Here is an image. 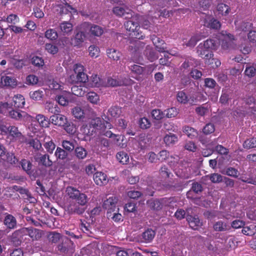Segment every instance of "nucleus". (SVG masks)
I'll list each match as a JSON object with an SVG mask.
<instances>
[{
    "instance_id": "nucleus-34",
    "label": "nucleus",
    "mask_w": 256,
    "mask_h": 256,
    "mask_svg": "<svg viewBox=\"0 0 256 256\" xmlns=\"http://www.w3.org/2000/svg\"><path fill=\"white\" fill-rule=\"evenodd\" d=\"M108 112L112 116L118 118L122 112V108L118 106H112L109 108Z\"/></svg>"
},
{
    "instance_id": "nucleus-16",
    "label": "nucleus",
    "mask_w": 256,
    "mask_h": 256,
    "mask_svg": "<svg viewBox=\"0 0 256 256\" xmlns=\"http://www.w3.org/2000/svg\"><path fill=\"white\" fill-rule=\"evenodd\" d=\"M151 40H152L154 44L156 46V49L158 52H166L165 48L162 46V45L164 44V40L158 37L156 35H152L151 36Z\"/></svg>"
},
{
    "instance_id": "nucleus-51",
    "label": "nucleus",
    "mask_w": 256,
    "mask_h": 256,
    "mask_svg": "<svg viewBox=\"0 0 256 256\" xmlns=\"http://www.w3.org/2000/svg\"><path fill=\"white\" fill-rule=\"evenodd\" d=\"M45 36L48 39L52 40H56L58 36L57 32L54 30L49 29L46 32Z\"/></svg>"
},
{
    "instance_id": "nucleus-30",
    "label": "nucleus",
    "mask_w": 256,
    "mask_h": 256,
    "mask_svg": "<svg viewBox=\"0 0 256 256\" xmlns=\"http://www.w3.org/2000/svg\"><path fill=\"white\" fill-rule=\"evenodd\" d=\"M222 173L224 174H226L235 178H238V170L232 167L225 168L222 170Z\"/></svg>"
},
{
    "instance_id": "nucleus-32",
    "label": "nucleus",
    "mask_w": 256,
    "mask_h": 256,
    "mask_svg": "<svg viewBox=\"0 0 256 256\" xmlns=\"http://www.w3.org/2000/svg\"><path fill=\"white\" fill-rule=\"evenodd\" d=\"M117 160L123 164H126L129 162V156L126 152L122 151L117 153Z\"/></svg>"
},
{
    "instance_id": "nucleus-37",
    "label": "nucleus",
    "mask_w": 256,
    "mask_h": 256,
    "mask_svg": "<svg viewBox=\"0 0 256 256\" xmlns=\"http://www.w3.org/2000/svg\"><path fill=\"white\" fill-rule=\"evenodd\" d=\"M52 122L59 126H63L64 124V120L62 115L56 114L50 118Z\"/></svg>"
},
{
    "instance_id": "nucleus-6",
    "label": "nucleus",
    "mask_w": 256,
    "mask_h": 256,
    "mask_svg": "<svg viewBox=\"0 0 256 256\" xmlns=\"http://www.w3.org/2000/svg\"><path fill=\"white\" fill-rule=\"evenodd\" d=\"M112 12L116 16L124 17L126 19L132 17L133 12L128 8L122 6H116L113 8Z\"/></svg>"
},
{
    "instance_id": "nucleus-33",
    "label": "nucleus",
    "mask_w": 256,
    "mask_h": 256,
    "mask_svg": "<svg viewBox=\"0 0 256 256\" xmlns=\"http://www.w3.org/2000/svg\"><path fill=\"white\" fill-rule=\"evenodd\" d=\"M242 146L244 148L248 150L256 148V138L246 139L244 142Z\"/></svg>"
},
{
    "instance_id": "nucleus-1",
    "label": "nucleus",
    "mask_w": 256,
    "mask_h": 256,
    "mask_svg": "<svg viewBox=\"0 0 256 256\" xmlns=\"http://www.w3.org/2000/svg\"><path fill=\"white\" fill-rule=\"evenodd\" d=\"M130 20L126 22L124 26L127 30L130 32V34H132L135 38L138 39H144V36L140 30V20H143L142 16L139 14L134 15L132 14Z\"/></svg>"
},
{
    "instance_id": "nucleus-45",
    "label": "nucleus",
    "mask_w": 256,
    "mask_h": 256,
    "mask_svg": "<svg viewBox=\"0 0 256 256\" xmlns=\"http://www.w3.org/2000/svg\"><path fill=\"white\" fill-rule=\"evenodd\" d=\"M74 152L76 156L80 159H84L87 155L86 150L81 146L76 148Z\"/></svg>"
},
{
    "instance_id": "nucleus-3",
    "label": "nucleus",
    "mask_w": 256,
    "mask_h": 256,
    "mask_svg": "<svg viewBox=\"0 0 256 256\" xmlns=\"http://www.w3.org/2000/svg\"><path fill=\"white\" fill-rule=\"evenodd\" d=\"M103 120L96 117L92 119L84 127V132L88 136H92L97 130L100 129L103 126Z\"/></svg>"
},
{
    "instance_id": "nucleus-31",
    "label": "nucleus",
    "mask_w": 256,
    "mask_h": 256,
    "mask_svg": "<svg viewBox=\"0 0 256 256\" xmlns=\"http://www.w3.org/2000/svg\"><path fill=\"white\" fill-rule=\"evenodd\" d=\"M92 35L96 36H100L104 33V29L100 26L92 24L90 30Z\"/></svg>"
},
{
    "instance_id": "nucleus-5",
    "label": "nucleus",
    "mask_w": 256,
    "mask_h": 256,
    "mask_svg": "<svg viewBox=\"0 0 256 256\" xmlns=\"http://www.w3.org/2000/svg\"><path fill=\"white\" fill-rule=\"evenodd\" d=\"M22 233L28 235L32 240H38L44 234V232L32 227L24 228L20 230Z\"/></svg>"
},
{
    "instance_id": "nucleus-40",
    "label": "nucleus",
    "mask_w": 256,
    "mask_h": 256,
    "mask_svg": "<svg viewBox=\"0 0 256 256\" xmlns=\"http://www.w3.org/2000/svg\"><path fill=\"white\" fill-rule=\"evenodd\" d=\"M36 119L42 127L46 128L50 124L49 120L44 116L38 114L36 116Z\"/></svg>"
},
{
    "instance_id": "nucleus-42",
    "label": "nucleus",
    "mask_w": 256,
    "mask_h": 256,
    "mask_svg": "<svg viewBox=\"0 0 256 256\" xmlns=\"http://www.w3.org/2000/svg\"><path fill=\"white\" fill-rule=\"evenodd\" d=\"M149 140L144 134H141L139 136L138 142L141 150H144L146 147L147 142Z\"/></svg>"
},
{
    "instance_id": "nucleus-48",
    "label": "nucleus",
    "mask_w": 256,
    "mask_h": 256,
    "mask_svg": "<svg viewBox=\"0 0 256 256\" xmlns=\"http://www.w3.org/2000/svg\"><path fill=\"white\" fill-rule=\"evenodd\" d=\"M78 200V204L82 206H85L88 202V198L86 195L84 193H80V194H78V197L75 198Z\"/></svg>"
},
{
    "instance_id": "nucleus-44",
    "label": "nucleus",
    "mask_w": 256,
    "mask_h": 256,
    "mask_svg": "<svg viewBox=\"0 0 256 256\" xmlns=\"http://www.w3.org/2000/svg\"><path fill=\"white\" fill-rule=\"evenodd\" d=\"M140 127L143 130L148 129L151 126V123L150 120L145 117L140 118L138 121Z\"/></svg>"
},
{
    "instance_id": "nucleus-25",
    "label": "nucleus",
    "mask_w": 256,
    "mask_h": 256,
    "mask_svg": "<svg viewBox=\"0 0 256 256\" xmlns=\"http://www.w3.org/2000/svg\"><path fill=\"white\" fill-rule=\"evenodd\" d=\"M87 88L82 86H73L71 88L72 92L73 94L78 96H82L86 92Z\"/></svg>"
},
{
    "instance_id": "nucleus-55",
    "label": "nucleus",
    "mask_w": 256,
    "mask_h": 256,
    "mask_svg": "<svg viewBox=\"0 0 256 256\" xmlns=\"http://www.w3.org/2000/svg\"><path fill=\"white\" fill-rule=\"evenodd\" d=\"M40 162L46 166H50L52 164V162L50 160L48 155L44 154L40 158Z\"/></svg>"
},
{
    "instance_id": "nucleus-29",
    "label": "nucleus",
    "mask_w": 256,
    "mask_h": 256,
    "mask_svg": "<svg viewBox=\"0 0 256 256\" xmlns=\"http://www.w3.org/2000/svg\"><path fill=\"white\" fill-rule=\"evenodd\" d=\"M183 132L191 139L196 138L198 135L197 130L190 126H184L183 128Z\"/></svg>"
},
{
    "instance_id": "nucleus-18",
    "label": "nucleus",
    "mask_w": 256,
    "mask_h": 256,
    "mask_svg": "<svg viewBox=\"0 0 256 256\" xmlns=\"http://www.w3.org/2000/svg\"><path fill=\"white\" fill-rule=\"evenodd\" d=\"M1 83L4 86L13 88L16 86L17 82L14 78L5 76L2 77Z\"/></svg>"
},
{
    "instance_id": "nucleus-54",
    "label": "nucleus",
    "mask_w": 256,
    "mask_h": 256,
    "mask_svg": "<svg viewBox=\"0 0 256 256\" xmlns=\"http://www.w3.org/2000/svg\"><path fill=\"white\" fill-rule=\"evenodd\" d=\"M164 112H166V116L168 118H174L178 114L177 108L175 107L168 108Z\"/></svg>"
},
{
    "instance_id": "nucleus-19",
    "label": "nucleus",
    "mask_w": 256,
    "mask_h": 256,
    "mask_svg": "<svg viewBox=\"0 0 256 256\" xmlns=\"http://www.w3.org/2000/svg\"><path fill=\"white\" fill-rule=\"evenodd\" d=\"M12 106L15 108H22L25 104L24 97L21 94L15 95L12 100Z\"/></svg>"
},
{
    "instance_id": "nucleus-35",
    "label": "nucleus",
    "mask_w": 256,
    "mask_h": 256,
    "mask_svg": "<svg viewBox=\"0 0 256 256\" xmlns=\"http://www.w3.org/2000/svg\"><path fill=\"white\" fill-rule=\"evenodd\" d=\"M230 8L228 5L224 4H219L217 6V10L219 14L222 16H226L229 14Z\"/></svg>"
},
{
    "instance_id": "nucleus-23",
    "label": "nucleus",
    "mask_w": 256,
    "mask_h": 256,
    "mask_svg": "<svg viewBox=\"0 0 256 256\" xmlns=\"http://www.w3.org/2000/svg\"><path fill=\"white\" fill-rule=\"evenodd\" d=\"M10 130L8 134L16 140L21 142H24V137L22 133L19 132L18 128L15 126H10Z\"/></svg>"
},
{
    "instance_id": "nucleus-2",
    "label": "nucleus",
    "mask_w": 256,
    "mask_h": 256,
    "mask_svg": "<svg viewBox=\"0 0 256 256\" xmlns=\"http://www.w3.org/2000/svg\"><path fill=\"white\" fill-rule=\"evenodd\" d=\"M198 92H192L188 94L185 90L178 91L176 94V100L178 102L182 104H190L194 105L198 100Z\"/></svg>"
},
{
    "instance_id": "nucleus-36",
    "label": "nucleus",
    "mask_w": 256,
    "mask_h": 256,
    "mask_svg": "<svg viewBox=\"0 0 256 256\" xmlns=\"http://www.w3.org/2000/svg\"><path fill=\"white\" fill-rule=\"evenodd\" d=\"M20 164L22 169L26 171L28 174H32V165L30 161L24 159L22 160Z\"/></svg>"
},
{
    "instance_id": "nucleus-64",
    "label": "nucleus",
    "mask_w": 256,
    "mask_h": 256,
    "mask_svg": "<svg viewBox=\"0 0 256 256\" xmlns=\"http://www.w3.org/2000/svg\"><path fill=\"white\" fill-rule=\"evenodd\" d=\"M160 174L163 178H168L170 177V172L166 166H162L160 170Z\"/></svg>"
},
{
    "instance_id": "nucleus-24",
    "label": "nucleus",
    "mask_w": 256,
    "mask_h": 256,
    "mask_svg": "<svg viewBox=\"0 0 256 256\" xmlns=\"http://www.w3.org/2000/svg\"><path fill=\"white\" fill-rule=\"evenodd\" d=\"M196 52L200 57L204 59L210 56V50L202 45V42L200 43L196 47Z\"/></svg>"
},
{
    "instance_id": "nucleus-21",
    "label": "nucleus",
    "mask_w": 256,
    "mask_h": 256,
    "mask_svg": "<svg viewBox=\"0 0 256 256\" xmlns=\"http://www.w3.org/2000/svg\"><path fill=\"white\" fill-rule=\"evenodd\" d=\"M156 235V232L152 228H148L142 235L144 242L148 243L151 242Z\"/></svg>"
},
{
    "instance_id": "nucleus-49",
    "label": "nucleus",
    "mask_w": 256,
    "mask_h": 256,
    "mask_svg": "<svg viewBox=\"0 0 256 256\" xmlns=\"http://www.w3.org/2000/svg\"><path fill=\"white\" fill-rule=\"evenodd\" d=\"M61 238L62 236L59 233L54 232H51L48 236V240L53 243L58 242Z\"/></svg>"
},
{
    "instance_id": "nucleus-62",
    "label": "nucleus",
    "mask_w": 256,
    "mask_h": 256,
    "mask_svg": "<svg viewBox=\"0 0 256 256\" xmlns=\"http://www.w3.org/2000/svg\"><path fill=\"white\" fill-rule=\"evenodd\" d=\"M76 144V142L74 140L68 141L65 140V150L72 151L75 148Z\"/></svg>"
},
{
    "instance_id": "nucleus-53",
    "label": "nucleus",
    "mask_w": 256,
    "mask_h": 256,
    "mask_svg": "<svg viewBox=\"0 0 256 256\" xmlns=\"http://www.w3.org/2000/svg\"><path fill=\"white\" fill-rule=\"evenodd\" d=\"M152 118L156 120H160L164 116V114L158 109L153 110L151 112Z\"/></svg>"
},
{
    "instance_id": "nucleus-58",
    "label": "nucleus",
    "mask_w": 256,
    "mask_h": 256,
    "mask_svg": "<svg viewBox=\"0 0 256 256\" xmlns=\"http://www.w3.org/2000/svg\"><path fill=\"white\" fill-rule=\"evenodd\" d=\"M256 72V68L253 66L246 65L244 73L248 77L254 76Z\"/></svg>"
},
{
    "instance_id": "nucleus-28",
    "label": "nucleus",
    "mask_w": 256,
    "mask_h": 256,
    "mask_svg": "<svg viewBox=\"0 0 256 256\" xmlns=\"http://www.w3.org/2000/svg\"><path fill=\"white\" fill-rule=\"evenodd\" d=\"M4 224L9 228H14L16 224L15 218L11 214H8L4 220Z\"/></svg>"
},
{
    "instance_id": "nucleus-46",
    "label": "nucleus",
    "mask_w": 256,
    "mask_h": 256,
    "mask_svg": "<svg viewBox=\"0 0 256 256\" xmlns=\"http://www.w3.org/2000/svg\"><path fill=\"white\" fill-rule=\"evenodd\" d=\"M206 26L210 28L218 30L221 27V24L218 20L212 18L210 20Z\"/></svg>"
},
{
    "instance_id": "nucleus-57",
    "label": "nucleus",
    "mask_w": 256,
    "mask_h": 256,
    "mask_svg": "<svg viewBox=\"0 0 256 256\" xmlns=\"http://www.w3.org/2000/svg\"><path fill=\"white\" fill-rule=\"evenodd\" d=\"M64 6H65V10L67 12H69V13H68V12L65 13V15L68 14V16L69 17H71V16L72 14H77L76 10L75 8L72 7L68 3H67L66 2H65Z\"/></svg>"
},
{
    "instance_id": "nucleus-17",
    "label": "nucleus",
    "mask_w": 256,
    "mask_h": 256,
    "mask_svg": "<svg viewBox=\"0 0 256 256\" xmlns=\"http://www.w3.org/2000/svg\"><path fill=\"white\" fill-rule=\"evenodd\" d=\"M12 189L19 192L20 194H24V198L29 200L30 202L34 203L36 200L32 196L30 192L25 188L14 186L12 187Z\"/></svg>"
},
{
    "instance_id": "nucleus-8",
    "label": "nucleus",
    "mask_w": 256,
    "mask_h": 256,
    "mask_svg": "<svg viewBox=\"0 0 256 256\" xmlns=\"http://www.w3.org/2000/svg\"><path fill=\"white\" fill-rule=\"evenodd\" d=\"M9 116L16 120L26 122L31 118L26 112L22 110H12L9 112Z\"/></svg>"
},
{
    "instance_id": "nucleus-9",
    "label": "nucleus",
    "mask_w": 256,
    "mask_h": 256,
    "mask_svg": "<svg viewBox=\"0 0 256 256\" xmlns=\"http://www.w3.org/2000/svg\"><path fill=\"white\" fill-rule=\"evenodd\" d=\"M186 219L190 226L193 230H198L202 226V222L197 216H192L188 214L186 216Z\"/></svg>"
},
{
    "instance_id": "nucleus-12",
    "label": "nucleus",
    "mask_w": 256,
    "mask_h": 256,
    "mask_svg": "<svg viewBox=\"0 0 256 256\" xmlns=\"http://www.w3.org/2000/svg\"><path fill=\"white\" fill-rule=\"evenodd\" d=\"M93 178L96 184L98 186L106 184L108 182L107 176L101 172H95L94 174Z\"/></svg>"
},
{
    "instance_id": "nucleus-14",
    "label": "nucleus",
    "mask_w": 256,
    "mask_h": 256,
    "mask_svg": "<svg viewBox=\"0 0 256 256\" xmlns=\"http://www.w3.org/2000/svg\"><path fill=\"white\" fill-rule=\"evenodd\" d=\"M214 54L210 52V56L205 58V62L211 68H216L219 67L221 64V62L217 58L214 57Z\"/></svg>"
},
{
    "instance_id": "nucleus-59",
    "label": "nucleus",
    "mask_w": 256,
    "mask_h": 256,
    "mask_svg": "<svg viewBox=\"0 0 256 256\" xmlns=\"http://www.w3.org/2000/svg\"><path fill=\"white\" fill-rule=\"evenodd\" d=\"M44 146L47 152L50 154L52 153L53 150H54L56 148L55 144L51 140H48V142H46Z\"/></svg>"
},
{
    "instance_id": "nucleus-43",
    "label": "nucleus",
    "mask_w": 256,
    "mask_h": 256,
    "mask_svg": "<svg viewBox=\"0 0 256 256\" xmlns=\"http://www.w3.org/2000/svg\"><path fill=\"white\" fill-rule=\"evenodd\" d=\"M87 98L90 102L93 104H97L100 100L99 96L93 92H88Z\"/></svg>"
},
{
    "instance_id": "nucleus-63",
    "label": "nucleus",
    "mask_w": 256,
    "mask_h": 256,
    "mask_svg": "<svg viewBox=\"0 0 256 256\" xmlns=\"http://www.w3.org/2000/svg\"><path fill=\"white\" fill-rule=\"evenodd\" d=\"M28 144L36 150H38L42 148L41 143L38 139H32L30 140Z\"/></svg>"
},
{
    "instance_id": "nucleus-22",
    "label": "nucleus",
    "mask_w": 256,
    "mask_h": 256,
    "mask_svg": "<svg viewBox=\"0 0 256 256\" xmlns=\"http://www.w3.org/2000/svg\"><path fill=\"white\" fill-rule=\"evenodd\" d=\"M106 54L109 58L116 61L118 60L122 56L120 52L113 48L107 49Z\"/></svg>"
},
{
    "instance_id": "nucleus-47",
    "label": "nucleus",
    "mask_w": 256,
    "mask_h": 256,
    "mask_svg": "<svg viewBox=\"0 0 256 256\" xmlns=\"http://www.w3.org/2000/svg\"><path fill=\"white\" fill-rule=\"evenodd\" d=\"M90 56L92 58H97L100 54V48L94 45H91L88 48Z\"/></svg>"
},
{
    "instance_id": "nucleus-39",
    "label": "nucleus",
    "mask_w": 256,
    "mask_h": 256,
    "mask_svg": "<svg viewBox=\"0 0 256 256\" xmlns=\"http://www.w3.org/2000/svg\"><path fill=\"white\" fill-rule=\"evenodd\" d=\"M145 54L148 59L151 62L154 61L158 58L156 53L151 48H146Z\"/></svg>"
},
{
    "instance_id": "nucleus-26",
    "label": "nucleus",
    "mask_w": 256,
    "mask_h": 256,
    "mask_svg": "<svg viewBox=\"0 0 256 256\" xmlns=\"http://www.w3.org/2000/svg\"><path fill=\"white\" fill-rule=\"evenodd\" d=\"M178 140V136L172 133L166 134L164 138V141L168 146L174 145Z\"/></svg>"
},
{
    "instance_id": "nucleus-11",
    "label": "nucleus",
    "mask_w": 256,
    "mask_h": 256,
    "mask_svg": "<svg viewBox=\"0 0 256 256\" xmlns=\"http://www.w3.org/2000/svg\"><path fill=\"white\" fill-rule=\"evenodd\" d=\"M203 38V36L200 34H196L191 36L188 40L183 39L182 45L187 47L194 48L196 43Z\"/></svg>"
},
{
    "instance_id": "nucleus-27",
    "label": "nucleus",
    "mask_w": 256,
    "mask_h": 256,
    "mask_svg": "<svg viewBox=\"0 0 256 256\" xmlns=\"http://www.w3.org/2000/svg\"><path fill=\"white\" fill-rule=\"evenodd\" d=\"M213 228L216 232H224L228 230L230 228L226 222L219 220L214 224Z\"/></svg>"
},
{
    "instance_id": "nucleus-7",
    "label": "nucleus",
    "mask_w": 256,
    "mask_h": 256,
    "mask_svg": "<svg viewBox=\"0 0 256 256\" xmlns=\"http://www.w3.org/2000/svg\"><path fill=\"white\" fill-rule=\"evenodd\" d=\"M168 202V200L166 198L160 200H148V204L151 209L159 210H162L164 206H166Z\"/></svg>"
},
{
    "instance_id": "nucleus-50",
    "label": "nucleus",
    "mask_w": 256,
    "mask_h": 256,
    "mask_svg": "<svg viewBox=\"0 0 256 256\" xmlns=\"http://www.w3.org/2000/svg\"><path fill=\"white\" fill-rule=\"evenodd\" d=\"M72 113L76 118L80 119L84 117V112L80 107L76 106L72 108Z\"/></svg>"
},
{
    "instance_id": "nucleus-52",
    "label": "nucleus",
    "mask_w": 256,
    "mask_h": 256,
    "mask_svg": "<svg viewBox=\"0 0 256 256\" xmlns=\"http://www.w3.org/2000/svg\"><path fill=\"white\" fill-rule=\"evenodd\" d=\"M215 130V126L213 124L208 123L206 124L202 129V132L205 134H210Z\"/></svg>"
},
{
    "instance_id": "nucleus-20",
    "label": "nucleus",
    "mask_w": 256,
    "mask_h": 256,
    "mask_svg": "<svg viewBox=\"0 0 256 256\" xmlns=\"http://www.w3.org/2000/svg\"><path fill=\"white\" fill-rule=\"evenodd\" d=\"M220 44L218 40L214 39H208L205 40L202 45L204 46L208 50H216L217 49Z\"/></svg>"
},
{
    "instance_id": "nucleus-13",
    "label": "nucleus",
    "mask_w": 256,
    "mask_h": 256,
    "mask_svg": "<svg viewBox=\"0 0 256 256\" xmlns=\"http://www.w3.org/2000/svg\"><path fill=\"white\" fill-rule=\"evenodd\" d=\"M86 37V34L84 32H78L75 34L74 37L72 38V44L74 46L80 47L84 42Z\"/></svg>"
},
{
    "instance_id": "nucleus-60",
    "label": "nucleus",
    "mask_w": 256,
    "mask_h": 256,
    "mask_svg": "<svg viewBox=\"0 0 256 256\" xmlns=\"http://www.w3.org/2000/svg\"><path fill=\"white\" fill-rule=\"evenodd\" d=\"M32 63L35 66L40 67L44 65V62L42 58L38 56H34L32 58Z\"/></svg>"
},
{
    "instance_id": "nucleus-4",
    "label": "nucleus",
    "mask_w": 256,
    "mask_h": 256,
    "mask_svg": "<svg viewBox=\"0 0 256 256\" xmlns=\"http://www.w3.org/2000/svg\"><path fill=\"white\" fill-rule=\"evenodd\" d=\"M118 200V199L116 197L112 196L104 201L102 207L107 210V215L108 216H111L112 212L118 211V208L116 206Z\"/></svg>"
},
{
    "instance_id": "nucleus-10",
    "label": "nucleus",
    "mask_w": 256,
    "mask_h": 256,
    "mask_svg": "<svg viewBox=\"0 0 256 256\" xmlns=\"http://www.w3.org/2000/svg\"><path fill=\"white\" fill-rule=\"evenodd\" d=\"M20 21L16 14H11L6 17L3 16L0 19V26H3L2 22H7L9 26H14Z\"/></svg>"
},
{
    "instance_id": "nucleus-41",
    "label": "nucleus",
    "mask_w": 256,
    "mask_h": 256,
    "mask_svg": "<svg viewBox=\"0 0 256 256\" xmlns=\"http://www.w3.org/2000/svg\"><path fill=\"white\" fill-rule=\"evenodd\" d=\"M212 183H220L223 180V176L218 173H214L206 176Z\"/></svg>"
},
{
    "instance_id": "nucleus-38",
    "label": "nucleus",
    "mask_w": 256,
    "mask_h": 256,
    "mask_svg": "<svg viewBox=\"0 0 256 256\" xmlns=\"http://www.w3.org/2000/svg\"><path fill=\"white\" fill-rule=\"evenodd\" d=\"M66 192L70 198L74 199L78 197V194H80V191L72 186H68L66 190Z\"/></svg>"
},
{
    "instance_id": "nucleus-56",
    "label": "nucleus",
    "mask_w": 256,
    "mask_h": 256,
    "mask_svg": "<svg viewBox=\"0 0 256 256\" xmlns=\"http://www.w3.org/2000/svg\"><path fill=\"white\" fill-rule=\"evenodd\" d=\"M130 70L133 73L138 75L142 74L144 70V68L136 64L131 66Z\"/></svg>"
},
{
    "instance_id": "nucleus-61",
    "label": "nucleus",
    "mask_w": 256,
    "mask_h": 256,
    "mask_svg": "<svg viewBox=\"0 0 256 256\" xmlns=\"http://www.w3.org/2000/svg\"><path fill=\"white\" fill-rule=\"evenodd\" d=\"M42 92L39 90L30 92V98L36 100H40L42 98Z\"/></svg>"
},
{
    "instance_id": "nucleus-15",
    "label": "nucleus",
    "mask_w": 256,
    "mask_h": 256,
    "mask_svg": "<svg viewBox=\"0 0 256 256\" xmlns=\"http://www.w3.org/2000/svg\"><path fill=\"white\" fill-rule=\"evenodd\" d=\"M85 209L80 206V204L76 202L70 204L67 208V211L70 214H81L84 213Z\"/></svg>"
}]
</instances>
